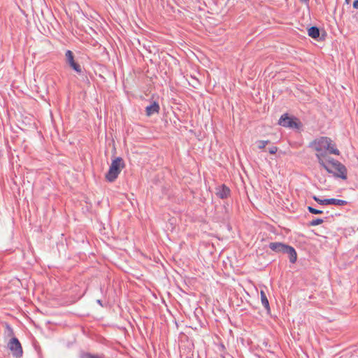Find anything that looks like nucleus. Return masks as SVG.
<instances>
[{
    "label": "nucleus",
    "mask_w": 358,
    "mask_h": 358,
    "mask_svg": "<svg viewBox=\"0 0 358 358\" xmlns=\"http://www.w3.org/2000/svg\"><path fill=\"white\" fill-rule=\"evenodd\" d=\"M307 209L309 213L314 214V215H320V214L323 213L322 210L316 209L312 206H308Z\"/></svg>",
    "instance_id": "nucleus-19"
},
{
    "label": "nucleus",
    "mask_w": 358,
    "mask_h": 358,
    "mask_svg": "<svg viewBox=\"0 0 358 358\" xmlns=\"http://www.w3.org/2000/svg\"><path fill=\"white\" fill-rule=\"evenodd\" d=\"M66 63L77 73H80L82 69L80 65L74 60V55L72 51L67 50L65 54Z\"/></svg>",
    "instance_id": "nucleus-8"
},
{
    "label": "nucleus",
    "mask_w": 358,
    "mask_h": 358,
    "mask_svg": "<svg viewBox=\"0 0 358 358\" xmlns=\"http://www.w3.org/2000/svg\"><path fill=\"white\" fill-rule=\"evenodd\" d=\"M278 124L284 127L300 129L302 126L299 120L295 117H291L287 113L281 115Z\"/></svg>",
    "instance_id": "nucleus-3"
},
{
    "label": "nucleus",
    "mask_w": 358,
    "mask_h": 358,
    "mask_svg": "<svg viewBox=\"0 0 358 358\" xmlns=\"http://www.w3.org/2000/svg\"><path fill=\"white\" fill-rule=\"evenodd\" d=\"M327 150H324V151L316 153L315 156L320 166L324 168L328 173H331L332 172V169L329 166L328 159H327V161L324 160L327 157Z\"/></svg>",
    "instance_id": "nucleus-9"
},
{
    "label": "nucleus",
    "mask_w": 358,
    "mask_h": 358,
    "mask_svg": "<svg viewBox=\"0 0 358 358\" xmlns=\"http://www.w3.org/2000/svg\"><path fill=\"white\" fill-rule=\"evenodd\" d=\"M332 141L330 138L326 136H322L318 138L315 139L310 143V147L313 148L317 152L320 151H324L329 148V143H331Z\"/></svg>",
    "instance_id": "nucleus-4"
},
{
    "label": "nucleus",
    "mask_w": 358,
    "mask_h": 358,
    "mask_svg": "<svg viewBox=\"0 0 358 358\" xmlns=\"http://www.w3.org/2000/svg\"><path fill=\"white\" fill-rule=\"evenodd\" d=\"M264 143H266V146L271 143L269 140L264 141Z\"/></svg>",
    "instance_id": "nucleus-23"
},
{
    "label": "nucleus",
    "mask_w": 358,
    "mask_h": 358,
    "mask_svg": "<svg viewBox=\"0 0 358 358\" xmlns=\"http://www.w3.org/2000/svg\"><path fill=\"white\" fill-rule=\"evenodd\" d=\"M160 107L157 101H153L150 105L145 108V113L147 116H151L153 114L159 113Z\"/></svg>",
    "instance_id": "nucleus-12"
},
{
    "label": "nucleus",
    "mask_w": 358,
    "mask_h": 358,
    "mask_svg": "<svg viewBox=\"0 0 358 358\" xmlns=\"http://www.w3.org/2000/svg\"><path fill=\"white\" fill-rule=\"evenodd\" d=\"M303 3H307L309 0H300Z\"/></svg>",
    "instance_id": "nucleus-24"
},
{
    "label": "nucleus",
    "mask_w": 358,
    "mask_h": 358,
    "mask_svg": "<svg viewBox=\"0 0 358 358\" xmlns=\"http://www.w3.org/2000/svg\"><path fill=\"white\" fill-rule=\"evenodd\" d=\"M353 7L354 8L358 9V0H355L353 2Z\"/></svg>",
    "instance_id": "nucleus-22"
},
{
    "label": "nucleus",
    "mask_w": 358,
    "mask_h": 358,
    "mask_svg": "<svg viewBox=\"0 0 358 358\" xmlns=\"http://www.w3.org/2000/svg\"><path fill=\"white\" fill-rule=\"evenodd\" d=\"M346 1H347V2H348V1H349V0H346Z\"/></svg>",
    "instance_id": "nucleus-25"
},
{
    "label": "nucleus",
    "mask_w": 358,
    "mask_h": 358,
    "mask_svg": "<svg viewBox=\"0 0 358 358\" xmlns=\"http://www.w3.org/2000/svg\"><path fill=\"white\" fill-rule=\"evenodd\" d=\"M257 147L259 149H264L266 147V143H264V141H257Z\"/></svg>",
    "instance_id": "nucleus-20"
},
{
    "label": "nucleus",
    "mask_w": 358,
    "mask_h": 358,
    "mask_svg": "<svg viewBox=\"0 0 358 358\" xmlns=\"http://www.w3.org/2000/svg\"><path fill=\"white\" fill-rule=\"evenodd\" d=\"M260 294H261L262 303L263 306L265 308V309L267 310V312L269 313L270 312V306H269V302L267 299L266 294L264 292V291H263V290H261Z\"/></svg>",
    "instance_id": "nucleus-14"
},
{
    "label": "nucleus",
    "mask_w": 358,
    "mask_h": 358,
    "mask_svg": "<svg viewBox=\"0 0 358 358\" xmlns=\"http://www.w3.org/2000/svg\"><path fill=\"white\" fill-rule=\"evenodd\" d=\"M284 254H287L288 255L289 262L292 264H294L296 262L297 253L296 250L292 246L288 245Z\"/></svg>",
    "instance_id": "nucleus-13"
},
{
    "label": "nucleus",
    "mask_w": 358,
    "mask_h": 358,
    "mask_svg": "<svg viewBox=\"0 0 358 358\" xmlns=\"http://www.w3.org/2000/svg\"><path fill=\"white\" fill-rule=\"evenodd\" d=\"M215 194L218 198L225 199L230 196L231 190L229 187L222 184L215 188Z\"/></svg>",
    "instance_id": "nucleus-10"
},
{
    "label": "nucleus",
    "mask_w": 358,
    "mask_h": 358,
    "mask_svg": "<svg viewBox=\"0 0 358 358\" xmlns=\"http://www.w3.org/2000/svg\"><path fill=\"white\" fill-rule=\"evenodd\" d=\"M80 358H106L103 354H92L90 352H84L80 355Z\"/></svg>",
    "instance_id": "nucleus-15"
},
{
    "label": "nucleus",
    "mask_w": 358,
    "mask_h": 358,
    "mask_svg": "<svg viewBox=\"0 0 358 358\" xmlns=\"http://www.w3.org/2000/svg\"><path fill=\"white\" fill-rule=\"evenodd\" d=\"M4 327L6 328V331L5 333L6 334V335L9 337H12L14 336V331H13V328L10 326V324L7 322H5L4 323Z\"/></svg>",
    "instance_id": "nucleus-17"
},
{
    "label": "nucleus",
    "mask_w": 358,
    "mask_h": 358,
    "mask_svg": "<svg viewBox=\"0 0 358 358\" xmlns=\"http://www.w3.org/2000/svg\"><path fill=\"white\" fill-rule=\"evenodd\" d=\"M327 150L330 154H334L336 155H340L339 150L336 148L335 145H332L331 143H329V148H327Z\"/></svg>",
    "instance_id": "nucleus-16"
},
{
    "label": "nucleus",
    "mask_w": 358,
    "mask_h": 358,
    "mask_svg": "<svg viewBox=\"0 0 358 358\" xmlns=\"http://www.w3.org/2000/svg\"><path fill=\"white\" fill-rule=\"evenodd\" d=\"M328 164L330 168L332 169V173L334 177L339 178L343 180H346L348 178V170L344 164L338 160H335L332 158L328 159Z\"/></svg>",
    "instance_id": "nucleus-2"
},
{
    "label": "nucleus",
    "mask_w": 358,
    "mask_h": 358,
    "mask_svg": "<svg viewBox=\"0 0 358 358\" xmlns=\"http://www.w3.org/2000/svg\"><path fill=\"white\" fill-rule=\"evenodd\" d=\"M8 348L13 355L17 358L21 357L23 350L20 342L16 337H13L8 343Z\"/></svg>",
    "instance_id": "nucleus-5"
},
{
    "label": "nucleus",
    "mask_w": 358,
    "mask_h": 358,
    "mask_svg": "<svg viewBox=\"0 0 358 358\" xmlns=\"http://www.w3.org/2000/svg\"><path fill=\"white\" fill-rule=\"evenodd\" d=\"M313 199L320 205H335L343 206L347 205L348 203V202L345 200L334 198L321 199L315 195L313 196Z\"/></svg>",
    "instance_id": "nucleus-7"
},
{
    "label": "nucleus",
    "mask_w": 358,
    "mask_h": 358,
    "mask_svg": "<svg viewBox=\"0 0 358 358\" xmlns=\"http://www.w3.org/2000/svg\"><path fill=\"white\" fill-rule=\"evenodd\" d=\"M287 245L280 242H271L269 243L268 248L275 252L284 254Z\"/></svg>",
    "instance_id": "nucleus-11"
},
{
    "label": "nucleus",
    "mask_w": 358,
    "mask_h": 358,
    "mask_svg": "<svg viewBox=\"0 0 358 358\" xmlns=\"http://www.w3.org/2000/svg\"><path fill=\"white\" fill-rule=\"evenodd\" d=\"M278 149V148L276 146H272L268 148V152L270 154L274 155L277 152Z\"/></svg>",
    "instance_id": "nucleus-21"
},
{
    "label": "nucleus",
    "mask_w": 358,
    "mask_h": 358,
    "mask_svg": "<svg viewBox=\"0 0 358 358\" xmlns=\"http://www.w3.org/2000/svg\"><path fill=\"white\" fill-rule=\"evenodd\" d=\"M308 34L312 38L322 41H324L327 36V33L323 29H320L316 26H313L308 29Z\"/></svg>",
    "instance_id": "nucleus-6"
},
{
    "label": "nucleus",
    "mask_w": 358,
    "mask_h": 358,
    "mask_svg": "<svg viewBox=\"0 0 358 358\" xmlns=\"http://www.w3.org/2000/svg\"><path fill=\"white\" fill-rule=\"evenodd\" d=\"M323 222H324V220H322L321 218H317V219H315V220H313L312 221H310L308 224V227L317 226V225L322 224Z\"/></svg>",
    "instance_id": "nucleus-18"
},
{
    "label": "nucleus",
    "mask_w": 358,
    "mask_h": 358,
    "mask_svg": "<svg viewBox=\"0 0 358 358\" xmlns=\"http://www.w3.org/2000/svg\"><path fill=\"white\" fill-rule=\"evenodd\" d=\"M124 166L125 164L122 157H117L113 160L109 170L106 174V180L110 182H114Z\"/></svg>",
    "instance_id": "nucleus-1"
}]
</instances>
